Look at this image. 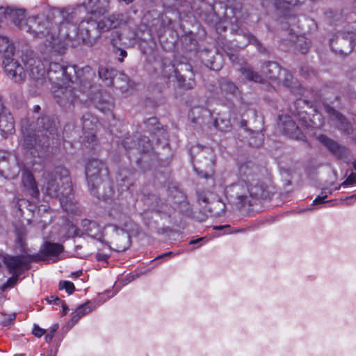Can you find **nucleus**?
<instances>
[{"mask_svg":"<svg viewBox=\"0 0 356 356\" xmlns=\"http://www.w3.org/2000/svg\"><path fill=\"white\" fill-rule=\"evenodd\" d=\"M60 16L65 18L62 22L54 24L44 15H38L27 18L23 31L29 33L33 37L44 38V45L50 52L58 54H64L69 42L78 35L76 33V24L70 22L66 12H62ZM83 29L86 28V33L82 32L79 36L86 40L88 36L89 29L86 27L85 23L81 26Z\"/></svg>","mask_w":356,"mask_h":356,"instance_id":"f257e3e1","label":"nucleus"},{"mask_svg":"<svg viewBox=\"0 0 356 356\" xmlns=\"http://www.w3.org/2000/svg\"><path fill=\"white\" fill-rule=\"evenodd\" d=\"M257 168L252 163L239 167V179L228 185L225 194L228 201L239 209L250 207L254 200L266 197V186L257 178Z\"/></svg>","mask_w":356,"mask_h":356,"instance_id":"f03ea898","label":"nucleus"},{"mask_svg":"<svg viewBox=\"0 0 356 356\" xmlns=\"http://www.w3.org/2000/svg\"><path fill=\"white\" fill-rule=\"evenodd\" d=\"M43 178L42 190L45 193L51 197H58L60 205L67 212H74L75 201L68 170L58 167L52 172L44 173Z\"/></svg>","mask_w":356,"mask_h":356,"instance_id":"7ed1b4c3","label":"nucleus"},{"mask_svg":"<svg viewBox=\"0 0 356 356\" xmlns=\"http://www.w3.org/2000/svg\"><path fill=\"white\" fill-rule=\"evenodd\" d=\"M38 129L35 130L28 121L22 122V139L20 144L22 147L35 156L39 150L49 145L48 140L54 138L56 127L54 122L48 116L38 118L37 120Z\"/></svg>","mask_w":356,"mask_h":356,"instance_id":"20e7f679","label":"nucleus"},{"mask_svg":"<svg viewBox=\"0 0 356 356\" xmlns=\"http://www.w3.org/2000/svg\"><path fill=\"white\" fill-rule=\"evenodd\" d=\"M85 172L90 193L99 199L105 198L107 195L100 192L103 183L108 180V170L105 163L91 159L86 165Z\"/></svg>","mask_w":356,"mask_h":356,"instance_id":"39448f33","label":"nucleus"},{"mask_svg":"<svg viewBox=\"0 0 356 356\" xmlns=\"http://www.w3.org/2000/svg\"><path fill=\"white\" fill-rule=\"evenodd\" d=\"M126 17L122 13H113L107 17H103L98 22H95L92 19L83 20L79 26H76V33L78 35L82 32L83 33H86V28L83 29L81 26L83 23H85L86 27L89 29L88 36L86 40H82L79 35H77L74 40L79 43L81 41L86 44H92L90 41V32L92 30L97 28L100 32L108 31L110 29H116L120 26L126 24Z\"/></svg>","mask_w":356,"mask_h":356,"instance_id":"423d86ee","label":"nucleus"},{"mask_svg":"<svg viewBox=\"0 0 356 356\" xmlns=\"http://www.w3.org/2000/svg\"><path fill=\"white\" fill-rule=\"evenodd\" d=\"M163 75L168 79L174 75L179 86L184 89H192L195 86L192 66L188 63H180L177 67L165 65Z\"/></svg>","mask_w":356,"mask_h":356,"instance_id":"0eeeda50","label":"nucleus"},{"mask_svg":"<svg viewBox=\"0 0 356 356\" xmlns=\"http://www.w3.org/2000/svg\"><path fill=\"white\" fill-rule=\"evenodd\" d=\"M76 73V65H65L60 63H49L47 72L49 81L57 87L70 84L73 74Z\"/></svg>","mask_w":356,"mask_h":356,"instance_id":"6e6552de","label":"nucleus"},{"mask_svg":"<svg viewBox=\"0 0 356 356\" xmlns=\"http://www.w3.org/2000/svg\"><path fill=\"white\" fill-rule=\"evenodd\" d=\"M95 76V72L88 65L78 68L76 66V73L73 74L72 81L70 83L73 86L89 97L92 88L93 79Z\"/></svg>","mask_w":356,"mask_h":356,"instance_id":"1a4fd4ad","label":"nucleus"},{"mask_svg":"<svg viewBox=\"0 0 356 356\" xmlns=\"http://www.w3.org/2000/svg\"><path fill=\"white\" fill-rule=\"evenodd\" d=\"M22 167L17 156L6 151H0V174L6 179H13L17 177Z\"/></svg>","mask_w":356,"mask_h":356,"instance_id":"9d476101","label":"nucleus"},{"mask_svg":"<svg viewBox=\"0 0 356 356\" xmlns=\"http://www.w3.org/2000/svg\"><path fill=\"white\" fill-rule=\"evenodd\" d=\"M40 259L41 257L39 254H21L5 257L3 261L10 273H19L24 270L29 269L31 262L38 261Z\"/></svg>","mask_w":356,"mask_h":356,"instance_id":"9b49d317","label":"nucleus"},{"mask_svg":"<svg viewBox=\"0 0 356 356\" xmlns=\"http://www.w3.org/2000/svg\"><path fill=\"white\" fill-rule=\"evenodd\" d=\"M76 90V87L72 84L59 86L54 91V96L60 106L65 110H71L78 97Z\"/></svg>","mask_w":356,"mask_h":356,"instance_id":"f8f14e48","label":"nucleus"},{"mask_svg":"<svg viewBox=\"0 0 356 356\" xmlns=\"http://www.w3.org/2000/svg\"><path fill=\"white\" fill-rule=\"evenodd\" d=\"M109 3V0H89L87 3H83L81 6H79L74 12L67 13L70 22H73L74 15L78 12H80L83 8L90 13L104 15L108 10Z\"/></svg>","mask_w":356,"mask_h":356,"instance_id":"ddd939ff","label":"nucleus"},{"mask_svg":"<svg viewBox=\"0 0 356 356\" xmlns=\"http://www.w3.org/2000/svg\"><path fill=\"white\" fill-rule=\"evenodd\" d=\"M317 140L325 147L332 155L339 159H346L350 155V151L348 147L339 144L326 135H318Z\"/></svg>","mask_w":356,"mask_h":356,"instance_id":"4468645a","label":"nucleus"},{"mask_svg":"<svg viewBox=\"0 0 356 356\" xmlns=\"http://www.w3.org/2000/svg\"><path fill=\"white\" fill-rule=\"evenodd\" d=\"M4 72L15 83H22L26 77L24 68L12 57L3 59Z\"/></svg>","mask_w":356,"mask_h":356,"instance_id":"2eb2a0df","label":"nucleus"},{"mask_svg":"<svg viewBox=\"0 0 356 356\" xmlns=\"http://www.w3.org/2000/svg\"><path fill=\"white\" fill-rule=\"evenodd\" d=\"M26 71L30 76L36 81H42L47 74L44 64L38 57H31L24 60Z\"/></svg>","mask_w":356,"mask_h":356,"instance_id":"dca6fc26","label":"nucleus"},{"mask_svg":"<svg viewBox=\"0 0 356 356\" xmlns=\"http://www.w3.org/2000/svg\"><path fill=\"white\" fill-rule=\"evenodd\" d=\"M279 120L284 134L296 140L305 139L304 134L290 116L281 115L279 117Z\"/></svg>","mask_w":356,"mask_h":356,"instance_id":"f3484780","label":"nucleus"},{"mask_svg":"<svg viewBox=\"0 0 356 356\" xmlns=\"http://www.w3.org/2000/svg\"><path fill=\"white\" fill-rule=\"evenodd\" d=\"M230 60L236 65L241 66L239 71L245 79L255 83H262L264 81L263 77L258 74V72L253 70V69L247 65L243 66L245 64V61L243 58H240L237 54H228Z\"/></svg>","mask_w":356,"mask_h":356,"instance_id":"a211bd4d","label":"nucleus"},{"mask_svg":"<svg viewBox=\"0 0 356 356\" xmlns=\"http://www.w3.org/2000/svg\"><path fill=\"white\" fill-rule=\"evenodd\" d=\"M21 181L24 192L33 197H38L40 192L38 184L33 173L26 168L22 169Z\"/></svg>","mask_w":356,"mask_h":356,"instance_id":"6ab92c4d","label":"nucleus"},{"mask_svg":"<svg viewBox=\"0 0 356 356\" xmlns=\"http://www.w3.org/2000/svg\"><path fill=\"white\" fill-rule=\"evenodd\" d=\"M0 132L3 138H8L15 132L14 118L10 113L4 109L0 113Z\"/></svg>","mask_w":356,"mask_h":356,"instance_id":"aec40b11","label":"nucleus"},{"mask_svg":"<svg viewBox=\"0 0 356 356\" xmlns=\"http://www.w3.org/2000/svg\"><path fill=\"white\" fill-rule=\"evenodd\" d=\"M188 116L193 122L203 124L207 122V120L211 118V113L202 105H193Z\"/></svg>","mask_w":356,"mask_h":356,"instance_id":"412c9836","label":"nucleus"},{"mask_svg":"<svg viewBox=\"0 0 356 356\" xmlns=\"http://www.w3.org/2000/svg\"><path fill=\"white\" fill-rule=\"evenodd\" d=\"M81 236L85 234L92 238L101 241L103 232L96 222L84 219L81 221Z\"/></svg>","mask_w":356,"mask_h":356,"instance_id":"4be33fe9","label":"nucleus"},{"mask_svg":"<svg viewBox=\"0 0 356 356\" xmlns=\"http://www.w3.org/2000/svg\"><path fill=\"white\" fill-rule=\"evenodd\" d=\"M63 246L59 243L45 242L40 249L42 255L40 260L44 259L45 257H55L63 251Z\"/></svg>","mask_w":356,"mask_h":356,"instance_id":"5701e85b","label":"nucleus"},{"mask_svg":"<svg viewBox=\"0 0 356 356\" xmlns=\"http://www.w3.org/2000/svg\"><path fill=\"white\" fill-rule=\"evenodd\" d=\"M82 121H83L82 126H83V131H91V132H88V135L86 136V138H87L88 142L89 143L94 142L96 139V136L92 131L95 129V128L97 127L96 118H95L90 114H86L83 116Z\"/></svg>","mask_w":356,"mask_h":356,"instance_id":"b1692460","label":"nucleus"},{"mask_svg":"<svg viewBox=\"0 0 356 356\" xmlns=\"http://www.w3.org/2000/svg\"><path fill=\"white\" fill-rule=\"evenodd\" d=\"M113 86L118 88L122 93H127L130 89H132L134 86V82H132L129 76L124 73L116 74L113 81Z\"/></svg>","mask_w":356,"mask_h":356,"instance_id":"393cba45","label":"nucleus"},{"mask_svg":"<svg viewBox=\"0 0 356 356\" xmlns=\"http://www.w3.org/2000/svg\"><path fill=\"white\" fill-rule=\"evenodd\" d=\"M282 70V69L275 62H267L261 67L262 73L271 80H277L281 76Z\"/></svg>","mask_w":356,"mask_h":356,"instance_id":"a878e982","label":"nucleus"},{"mask_svg":"<svg viewBox=\"0 0 356 356\" xmlns=\"http://www.w3.org/2000/svg\"><path fill=\"white\" fill-rule=\"evenodd\" d=\"M8 17L19 29L23 30L27 20L25 15V10L10 8V9H8Z\"/></svg>","mask_w":356,"mask_h":356,"instance_id":"bb28decb","label":"nucleus"},{"mask_svg":"<svg viewBox=\"0 0 356 356\" xmlns=\"http://www.w3.org/2000/svg\"><path fill=\"white\" fill-rule=\"evenodd\" d=\"M15 52V46L10 40L6 37L0 35V55L3 59L13 57Z\"/></svg>","mask_w":356,"mask_h":356,"instance_id":"cd10ccee","label":"nucleus"},{"mask_svg":"<svg viewBox=\"0 0 356 356\" xmlns=\"http://www.w3.org/2000/svg\"><path fill=\"white\" fill-rule=\"evenodd\" d=\"M218 118L213 120V124L216 129L222 132H229L232 129V124L227 113H219Z\"/></svg>","mask_w":356,"mask_h":356,"instance_id":"c85d7f7f","label":"nucleus"},{"mask_svg":"<svg viewBox=\"0 0 356 356\" xmlns=\"http://www.w3.org/2000/svg\"><path fill=\"white\" fill-rule=\"evenodd\" d=\"M98 73L99 78L105 81L106 86H113L114 79L117 74L114 70L108 69L105 67H100Z\"/></svg>","mask_w":356,"mask_h":356,"instance_id":"c756f323","label":"nucleus"},{"mask_svg":"<svg viewBox=\"0 0 356 356\" xmlns=\"http://www.w3.org/2000/svg\"><path fill=\"white\" fill-rule=\"evenodd\" d=\"M277 80L280 82H282L284 86L289 88L292 92L296 93V86H293L296 83H293V75L289 71L285 69H282L281 76Z\"/></svg>","mask_w":356,"mask_h":356,"instance_id":"7c9ffc66","label":"nucleus"},{"mask_svg":"<svg viewBox=\"0 0 356 356\" xmlns=\"http://www.w3.org/2000/svg\"><path fill=\"white\" fill-rule=\"evenodd\" d=\"M220 88L222 93L227 98H228V95H234L237 90L236 85L233 82L226 79L221 81Z\"/></svg>","mask_w":356,"mask_h":356,"instance_id":"2f4dec72","label":"nucleus"},{"mask_svg":"<svg viewBox=\"0 0 356 356\" xmlns=\"http://www.w3.org/2000/svg\"><path fill=\"white\" fill-rule=\"evenodd\" d=\"M115 241L120 243V244L117 243L115 248H113L116 252H122L129 248V236L126 234L118 236L115 238Z\"/></svg>","mask_w":356,"mask_h":356,"instance_id":"473e14b6","label":"nucleus"},{"mask_svg":"<svg viewBox=\"0 0 356 356\" xmlns=\"http://www.w3.org/2000/svg\"><path fill=\"white\" fill-rule=\"evenodd\" d=\"M210 211L214 216H220L225 213V204L220 200H214L211 202Z\"/></svg>","mask_w":356,"mask_h":356,"instance_id":"72a5a7b5","label":"nucleus"},{"mask_svg":"<svg viewBox=\"0 0 356 356\" xmlns=\"http://www.w3.org/2000/svg\"><path fill=\"white\" fill-rule=\"evenodd\" d=\"M337 40L340 44L343 43L344 42L348 41L349 42L350 46H351V49H353V44H356V33L348 32L347 33H341L339 36H337Z\"/></svg>","mask_w":356,"mask_h":356,"instance_id":"f704fd0d","label":"nucleus"},{"mask_svg":"<svg viewBox=\"0 0 356 356\" xmlns=\"http://www.w3.org/2000/svg\"><path fill=\"white\" fill-rule=\"evenodd\" d=\"M326 111L331 117L339 121L343 126L348 127L349 125L346 118L333 108L327 106Z\"/></svg>","mask_w":356,"mask_h":356,"instance_id":"c9c22d12","label":"nucleus"},{"mask_svg":"<svg viewBox=\"0 0 356 356\" xmlns=\"http://www.w3.org/2000/svg\"><path fill=\"white\" fill-rule=\"evenodd\" d=\"M264 136L259 132L251 133L248 139V144L253 147H259L263 143Z\"/></svg>","mask_w":356,"mask_h":356,"instance_id":"e433bc0d","label":"nucleus"},{"mask_svg":"<svg viewBox=\"0 0 356 356\" xmlns=\"http://www.w3.org/2000/svg\"><path fill=\"white\" fill-rule=\"evenodd\" d=\"M296 44L299 51L303 54L308 51L310 47V42L307 41L303 36H297Z\"/></svg>","mask_w":356,"mask_h":356,"instance_id":"4c0bfd02","label":"nucleus"},{"mask_svg":"<svg viewBox=\"0 0 356 356\" xmlns=\"http://www.w3.org/2000/svg\"><path fill=\"white\" fill-rule=\"evenodd\" d=\"M42 210L46 213V216L43 217V219L38 222V227L42 229H44L47 225H49L51 221L52 213L49 209V208H46L45 207H42Z\"/></svg>","mask_w":356,"mask_h":356,"instance_id":"58836bf2","label":"nucleus"},{"mask_svg":"<svg viewBox=\"0 0 356 356\" xmlns=\"http://www.w3.org/2000/svg\"><path fill=\"white\" fill-rule=\"evenodd\" d=\"M203 61L205 62V64L213 70H219L221 68L220 62L218 63L217 59L220 60V56L217 54L216 57H213L212 60L211 59H205L202 57Z\"/></svg>","mask_w":356,"mask_h":356,"instance_id":"ea45409f","label":"nucleus"},{"mask_svg":"<svg viewBox=\"0 0 356 356\" xmlns=\"http://www.w3.org/2000/svg\"><path fill=\"white\" fill-rule=\"evenodd\" d=\"M92 310V308L91 307L90 304L89 302H86L85 304L79 305L76 309L75 312L79 314L81 317H82L84 315L90 312Z\"/></svg>","mask_w":356,"mask_h":356,"instance_id":"a19ab883","label":"nucleus"},{"mask_svg":"<svg viewBox=\"0 0 356 356\" xmlns=\"http://www.w3.org/2000/svg\"><path fill=\"white\" fill-rule=\"evenodd\" d=\"M60 289H65L68 294H72L75 290L74 285L70 281H62L59 284Z\"/></svg>","mask_w":356,"mask_h":356,"instance_id":"79ce46f5","label":"nucleus"},{"mask_svg":"<svg viewBox=\"0 0 356 356\" xmlns=\"http://www.w3.org/2000/svg\"><path fill=\"white\" fill-rule=\"evenodd\" d=\"M355 184H356V174L351 173L343 182L336 188V190H339L342 186L347 187L349 185H353Z\"/></svg>","mask_w":356,"mask_h":356,"instance_id":"37998d69","label":"nucleus"},{"mask_svg":"<svg viewBox=\"0 0 356 356\" xmlns=\"http://www.w3.org/2000/svg\"><path fill=\"white\" fill-rule=\"evenodd\" d=\"M244 37L247 39L248 42L245 45H247L248 44H252L255 45L259 51H261V44L259 42V41L252 34L248 33H245Z\"/></svg>","mask_w":356,"mask_h":356,"instance_id":"c03bdc74","label":"nucleus"},{"mask_svg":"<svg viewBox=\"0 0 356 356\" xmlns=\"http://www.w3.org/2000/svg\"><path fill=\"white\" fill-rule=\"evenodd\" d=\"M68 237H81V229L76 228L74 225L71 224L69 225L67 232Z\"/></svg>","mask_w":356,"mask_h":356,"instance_id":"a18cd8bd","label":"nucleus"},{"mask_svg":"<svg viewBox=\"0 0 356 356\" xmlns=\"http://www.w3.org/2000/svg\"><path fill=\"white\" fill-rule=\"evenodd\" d=\"M58 324H54L48 331L47 334L45 335L44 337V339L46 341V342L47 343H50L54 337V334L56 333V332L58 330Z\"/></svg>","mask_w":356,"mask_h":356,"instance_id":"49530a36","label":"nucleus"},{"mask_svg":"<svg viewBox=\"0 0 356 356\" xmlns=\"http://www.w3.org/2000/svg\"><path fill=\"white\" fill-rule=\"evenodd\" d=\"M96 106L102 112L106 113L111 109L112 104L108 102H104V103H102L99 102L97 104Z\"/></svg>","mask_w":356,"mask_h":356,"instance_id":"de8ad7c7","label":"nucleus"},{"mask_svg":"<svg viewBox=\"0 0 356 356\" xmlns=\"http://www.w3.org/2000/svg\"><path fill=\"white\" fill-rule=\"evenodd\" d=\"M15 318H16V314L15 313L10 314L8 316H6L2 320V324L4 326L9 325H10L14 321Z\"/></svg>","mask_w":356,"mask_h":356,"instance_id":"09e8293b","label":"nucleus"},{"mask_svg":"<svg viewBox=\"0 0 356 356\" xmlns=\"http://www.w3.org/2000/svg\"><path fill=\"white\" fill-rule=\"evenodd\" d=\"M16 275L15 276H13L12 277H10L7 282L3 284V289H6V288H8V287H10V286H13L15 284L17 280V278H18V274L19 273H15Z\"/></svg>","mask_w":356,"mask_h":356,"instance_id":"8fccbe9b","label":"nucleus"},{"mask_svg":"<svg viewBox=\"0 0 356 356\" xmlns=\"http://www.w3.org/2000/svg\"><path fill=\"white\" fill-rule=\"evenodd\" d=\"M45 330L40 328L38 325H34L33 330V334L34 336L36 337H41L45 334Z\"/></svg>","mask_w":356,"mask_h":356,"instance_id":"3c124183","label":"nucleus"},{"mask_svg":"<svg viewBox=\"0 0 356 356\" xmlns=\"http://www.w3.org/2000/svg\"><path fill=\"white\" fill-rule=\"evenodd\" d=\"M8 9H10V8L0 6V22H3L7 16L8 17Z\"/></svg>","mask_w":356,"mask_h":356,"instance_id":"603ef678","label":"nucleus"},{"mask_svg":"<svg viewBox=\"0 0 356 356\" xmlns=\"http://www.w3.org/2000/svg\"><path fill=\"white\" fill-rule=\"evenodd\" d=\"M46 300L50 304L54 303V304H56V305H60V303L62 302V301H63L60 298H59L57 296H51L47 298Z\"/></svg>","mask_w":356,"mask_h":356,"instance_id":"864d4df0","label":"nucleus"},{"mask_svg":"<svg viewBox=\"0 0 356 356\" xmlns=\"http://www.w3.org/2000/svg\"><path fill=\"white\" fill-rule=\"evenodd\" d=\"M327 195L325 193L321 196H318L316 198L314 199L313 201V205L322 204L325 202V199L327 198Z\"/></svg>","mask_w":356,"mask_h":356,"instance_id":"5fc2aeb1","label":"nucleus"},{"mask_svg":"<svg viewBox=\"0 0 356 356\" xmlns=\"http://www.w3.org/2000/svg\"><path fill=\"white\" fill-rule=\"evenodd\" d=\"M129 138H127L122 143V145L126 149H131L136 146V142H133L131 145H129Z\"/></svg>","mask_w":356,"mask_h":356,"instance_id":"6e6d98bb","label":"nucleus"},{"mask_svg":"<svg viewBox=\"0 0 356 356\" xmlns=\"http://www.w3.org/2000/svg\"><path fill=\"white\" fill-rule=\"evenodd\" d=\"M282 1H283L284 3H286L289 6H292L300 5L302 2L301 0H282Z\"/></svg>","mask_w":356,"mask_h":356,"instance_id":"4d7b16f0","label":"nucleus"},{"mask_svg":"<svg viewBox=\"0 0 356 356\" xmlns=\"http://www.w3.org/2000/svg\"><path fill=\"white\" fill-rule=\"evenodd\" d=\"M173 255H175V254L172 252H165L164 254H160V255L157 256L154 259V260L160 259L164 258V257H171Z\"/></svg>","mask_w":356,"mask_h":356,"instance_id":"13d9d810","label":"nucleus"},{"mask_svg":"<svg viewBox=\"0 0 356 356\" xmlns=\"http://www.w3.org/2000/svg\"><path fill=\"white\" fill-rule=\"evenodd\" d=\"M96 259L98 261H106L108 259V255L104 253H97L96 254Z\"/></svg>","mask_w":356,"mask_h":356,"instance_id":"bf43d9fd","label":"nucleus"},{"mask_svg":"<svg viewBox=\"0 0 356 356\" xmlns=\"http://www.w3.org/2000/svg\"><path fill=\"white\" fill-rule=\"evenodd\" d=\"M81 317L79 316V314H76L75 312L72 314V324H75L76 323L79 319L81 318Z\"/></svg>","mask_w":356,"mask_h":356,"instance_id":"052dcab7","label":"nucleus"},{"mask_svg":"<svg viewBox=\"0 0 356 356\" xmlns=\"http://www.w3.org/2000/svg\"><path fill=\"white\" fill-rule=\"evenodd\" d=\"M81 317L79 316V314H76L75 312L72 314V324H75L76 323L79 319L81 318Z\"/></svg>","mask_w":356,"mask_h":356,"instance_id":"680f3d73","label":"nucleus"},{"mask_svg":"<svg viewBox=\"0 0 356 356\" xmlns=\"http://www.w3.org/2000/svg\"><path fill=\"white\" fill-rule=\"evenodd\" d=\"M29 204V201L26 200H20L19 202H17V205L18 207V209H19V211H22V207L23 206V204L24 205H28Z\"/></svg>","mask_w":356,"mask_h":356,"instance_id":"e2e57ef3","label":"nucleus"},{"mask_svg":"<svg viewBox=\"0 0 356 356\" xmlns=\"http://www.w3.org/2000/svg\"><path fill=\"white\" fill-rule=\"evenodd\" d=\"M206 241L205 238L201 237V238H197L195 240L190 241L189 244H199L201 242H203V241Z\"/></svg>","mask_w":356,"mask_h":356,"instance_id":"0e129e2a","label":"nucleus"},{"mask_svg":"<svg viewBox=\"0 0 356 356\" xmlns=\"http://www.w3.org/2000/svg\"><path fill=\"white\" fill-rule=\"evenodd\" d=\"M120 57L118 58V60H119V61L122 62L124 60V58H125L127 56V53L124 49H120Z\"/></svg>","mask_w":356,"mask_h":356,"instance_id":"69168bd1","label":"nucleus"},{"mask_svg":"<svg viewBox=\"0 0 356 356\" xmlns=\"http://www.w3.org/2000/svg\"><path fill=\"white\" fill-rule=\"evenodd\" d=\"M60 305H61L63 307L62 316H65L67 313L69 309L63 300L62 301V302L60 303Z\"/></svg>","mask_w":356,"mask_h":356,"instance_id":"338daca9","label":"nucleus"},{"mask_svg":"<svg viewBox=\"0 0 356 356\" xmlns=\"http://www.w3.org/2000/svg\"><path fill=\"white\" fill-rule=\"evenodd\" d=\"M82 274V271L81 270H78V271H76V272H74L72 273V276L74 277H79Z\"/></svg>","mask_w":356,"mask_h":356,"instance_id":"774afa93","label":"nucleus"}]
</instances>
